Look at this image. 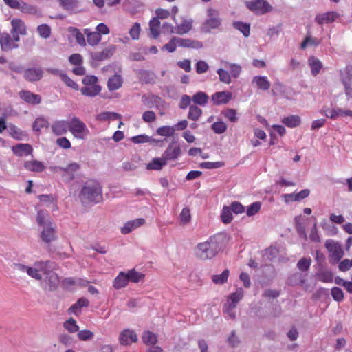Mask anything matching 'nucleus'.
Returning <instances> with one entry per match:
<instances>
[{
    "label": "nucleus",
    "mask_w": 352,
    "mask_h": 352,
    "mask_svg": "<svg viewBox=\"0 0 352 352\" xmlns=\"http://www.w3.org/2000/svg\"><path fill=\"white\" fill-rule=\"evenodd\" d=\"M224 236L221 234L210 236L207 241L199 243L195 248V256L201 260L214 258L223 245Z\"/></svg>",
    "instance_id": "nucleus-1"
},
{
    "label": "nucleus",
    "mask_w": 352,
    "mask_h": 352,
    "mask_svg": "<svg viewBox=\"0 0 352 352\" xmlns=\"http://www.w3.org/2000/svg\"><path fill=\"white\" fill-rule=\"evenodd\" d=\"M79 198L83 204L99 203L102 199L101 186L96 181H87L82 186Z\"/></svg>",
    "instance_id": "nucleus-2"
},
{
    "label": "nucleus",
    "mask_w": 352,
    "mask_h": 352,
    "mask_svg": "<svg viewBox=\"0 0 352 352\" xmlns=\"http://www.w3.org/2000/svg\"><path fill=\"white\" fill-rule=\"evenodd\" d=\"M36 221L43 228L41 235L42 240L47 243L54 241L56 238V225L51 221L49 214L44 211H38Z\"/></svg>",
    "instance_id": "nucleus-3"
},
{
    "label": "nucleus",
    "mask_w": 352,
    "mask_h": 352,
    "mask_svg": "<svg viewBox=\"0 0 352 352\" xmlns=\"http://www.w3.org/2000/svg\"><path fill=\"white\" fill-rule=\"evenodd\" d=\"M52 263L50 261H36L33 266H28L21 263L14 264V269L25 272L29 276L36 280H42L43 272H46L48 268L52 267Z\"/></svg>",
    "instance_id": "nucleus-4"
},
{
    "label": "nucleus",
    "mask_w": 352,
    "mask_h": 352,
    "mask_svg": "<svg viewBox=\"0 0 352 352\" xmlns=\"http://www.w3.org/2000/svg\"><path fill=\"white\" fill-rule=\"evenodd\" d=\"M208 19L202 25V30L210 32L212 29H216L221 26V19L219 17V12L212 8H208L206 11Z\"/></svg>",
    "instance_id": "nucleus-5"
},
{
    "label": "nucleus",
    "mask_w": 352,
    "mask_h": 352,
    "mask_svg": "<svg viewBox=\"0 0 352 352\" xmlns=\"http://www.w3.org/2000/svg\"><path fill=\"white\" fill-rule=\"evenodd\" d=\"M69 131L78 139L83 140L89 133V130L85 124L78 118L74 117L69 122Z\"/></svg>",
    "instance_id": "nucleus-6"
},
{
    "label": "nucleus",
    "mask_w": 352,
    "mask_h": 352,
    "mask_svg": "<svg viewBox=\"0 0 352 352\" xmlns=\"http://www.w3.org/2000/svg\"><path fill=\"white\" fill-rule=\"evenodd\" d=\"M51 268H48L46 272H43V274L45 275V278L41 282V287L43 289L47 291L55 290L59 283V278L58 275L51 271Z\"/></svg>",
    "instance_id": "nucleus-7"
},
{
    "label": "nucleus",
    "mask_w": 352,
    "mask_h": 352,
    "mask_svg": "<svg viewBox=\"0 0 352 352\" xmlns=\"http://www.w3.org/2000/svg\"><path fill=\"white\" fill-rule=\"evenodd\" d=\"M53 169L56 172H63V177L70 182L74 179L75 173L80 169V164L77 162H72L65 167L56 166Z\"/></svg>",
    "instance_id": "nucleus-8"
},
{
    "label": "nucleus",
    "mask_w": 352,
    "mask_h": 352,
    "mask_svg": "<svg viewBox=\"0 0 352 352\" xmlns=\"http://www.w3.org/2000/svg\"><path fill=\"white\" fill-rule=\"evenodd\" d=\"M142 101L148 107L155 109H163L166 102L161 97L154 94L144 95L142 97Z\"/></svg>",
    "instance_id": "nucleus-9"
},
{
    "label": "nucleus",
    "mask_w": 352,
    "mask_h": 352,
    "mask_svg": "<svg viewBox=\"0 0 352 352\" xmlns=\"http://www.w3.org/2000/svg\"><path fill=\"white\" fill-rule=\"evenodd\" d=\"M247 7L257 14H263L271 9V6L265 0H256L246 2Z\"/></svg>",
    "instance_id": "nucleus-10"
},
{
    "label": "nucleus",
    "mask_w": 352,
    "mask_h": 352,
    "mask_svg": "<svg viewBox=\"0 0 352 352\" xmlns=\"http://www.w3.org/2000/svg\"><path fill=\"white\" fill-rule=\"evenodd\" d=\"M69 122L65 120H57L51 125L52 132L56 136H60L67 133Z\"/></svg>",
    "instance_id": "nucleus-11"
},
{
    "label": "nucleus",
    "mask_w": 352,
    "mask_h": 352,
    "mask_svg": "<svg viewBox=\"0 0 352 352\" xmlns=\"http://www.w3.org/2000/svg\"><path fill=\"white\" fill-rule=\"evenodd\" d=\"M118 339L120 344L130 345L138 341V336L133 330L126 329L120 332Z\"/></svg>",
    "instance_id": "nucleus-12"
},
{
    "label": "nucleus",
    "mask_w": 352,
    "mask_h": 352,
    "mask_svg": "<svg viewBox=\"0 0 352 352\" xmlns=\"http://www.w3.org/2000/svg\"><path fill=\"white\" fill-rule=\"evenodd\" d=\"M325 246L331 253V256L336 261H339L344 255L342 247L333 240H328Z\"/></svg>",
    "instance_id": "nucleus-13"
},
{
    "label": "nucleus",
    "mask_w": 352,
    "mask_h": 352,
    "mask_svg": "<svg viewBox=\"0 0 352 352\" xmlns=\"http://www.w3.org/2000/svg\"><path fill=\"white\" fill-rule=\"evenodd\" d=\"M43 76V71L41 67H31L24 70L23 76L29 82L40 80Z\"/></svg>",
    "instance_id": "nucleus-14"
},
{
    "label": "nucleus",
    "mask_w": 352,
    "mask_h": 352,
    "mask_svg": "<svg viewBox=\"0 0 352 352\" xmlns=\"http://www.w3.org/2000/svg\"><path fill=\"white\" fill-rule=\"evenodd\" d=\"M116 47L114 45H110L101 52H93L91 57L93 60L102 61L110 58L114 53Z\"/></svg>",
    "instance_id": "nucleus-15"
},
{
    "label": "nucleus",
    "mask_w": 352,
    "mask_h": 352,
    "mask_svg": "<svg viewBox=\"0 0 352 352\" xmlns=\"http://www.w3.org/2000/svg\"><path fill=\"white\" fill-rule=\"evenodd\" d=\"M182 153L179 145L175 143L170 144L164 151L162 157L167 162L168 160H176Z\"/></svg>",
    "instance_id": "nucleus-16"
},
{
    "label": "nucleus",
    "mask_w": 352,
    "mask_h": 352,
    "mask_svg": "<svg viewBox=\"0 0 352 352\" xmlns=\"http://www.w3.org/2000/svg\"><path fill=\"white\" fill-rule=\"evenodd\" d=\"M1 48L4 52L16 49L19 47L18 44L12 41V38L8 33H3L0 35Z\"/></svg>",
    "instance_id": "nucleus-17"
},
{
    "label": "nucleus",
    "mask_w": 352,
    "mask_h": 352,
    "mask_svg": "<svg viewBox=\"0 0 352 352\" xmlns=\"http://www.w3.org/2000/svg\"><path fill=\"white\" fill-rule=\"evenodd\" d=\"M175 40L177 41V47L194 49H200L203 47L202 43L197 40L176 36Z\"/></svg>",
    "instance_id": "nucleus-18"
},
{
    "label": "nucleus",
    "mask_w": 352,
    "mask_h": 352,
    "mask_svg": "<svg viewBox=\"0 0 352 352\" xmlns=\"http://www.w3.org/2000/svg\"><path fill=\"white\" fill-rule=\"evenodd\" d=\"M232 97V94L229 91L216 92L211 96V100L215 105L227 104Z\"/></svg>",
    "instance_id": "nucleus-19"
},
{
    "label": "nucleus",
    "mask_w": 352,
    "mask_h": 352,
    "mask_svg": "<svg viewBox=\"0 0 352 352\" xmlns=\"http://www.w3.org/2000/svg\"><path fill=\"white\" fill-rule=\"evenodd\" d=\"M145 223V219L139 218L133 220L129 221L121 228V232L123 234H127L131 232L135 229L140 227Z\"/></svg>",
    "instance_id": "nucleus-20"
},
{
    "label": "nucleus",
    "mask_w": 352,
    "mask_h": 352,
    "mask_svg": "<svg viewBox=\"0 0 352 352\" xmlns=\"http://www.w3.org/2000/svg\"><path fill=\"white\" fill-rule=\"evenodd\" d=\"M192 23L191 18H182L181 23L175 26V34L182 35L188 33L192 28Z\"/></svg>",
    "instance_id": "nucleus-21"
},
{
    "label": "nucleus",
    "mask_w": 352,
    "mask_h": 352,
    "mask_svg": "<svg viewBox=\"0 0 352 352\" xmlns=\"http://www.w3.org/2000/svg\"><path fill=\"white\" fill-rule=\"evenodd\" d=\"M338 17V14L336 12H328L317 14L315 21L317 23L322 25L332 23L336 21Z\"/></svg>",
    "instance_id": "nucleus-22"
},
{
    "label": "nucleus",
    "mask_w": 352,
    "mask_h": 352,
    "mask_svg": "<svg viewBox=\"0 0 352 352\" xmlns=\"http://www.w3.org/2000/svg\"><path fill=\"white\" fill-rule=\"evenodd\" d=\"M252 84L263 91H267L271 86V83L268 80L267 77L265 76H254L252 80Z\"/></svg>",
    "instance_id": "nucleus-23"
},
{
    "label": "nucleus",
    "mask_w": 352,
    "mask_h": 352,
    "mask_svg": "<svg viewBox=\"0 0 352 352\" xmlns=\"http://www.w3.org/2000/svg\"><path fill=\"white\" fill-rule=\"evenodd\" d=\"M12 150L14 155L19 157L27 156L32 153V148L28 144H18L12 146Z\"/></svg>",
    "instance_id": "nucleus-24"
},
{
    "label": "nucleus",
    "mask_w": 352,
    "mask_h": 352,
    "mask_svg": "<svg viewBox=\"0 0 352 352\" xmlns=\"http://www.w3.org/2000/svg\"><path fill=\"white\" fill-rule=\"evenodd\" d=\"M19 96L23 100L32 104H39L41 101V98L39 95L29 91H21L19 93Z\"/></svg>",
    "instance_id": "nucleus-25"
},
{
    "label": "nucleus",
    "mask_w": 352,
    "mask_h": 352,
    "mask_svg": "<svg viewBox=\"0 0 352 352\" xmlns=\"http://www.w3.org/2000/svg\"><path fill=\"white\" fill-rule=\"evenodd\" d=\"M325 116L327 118H330L331 119H336L340 116H351L352 117V111L350 110H343L340 108H336L333 109H327L325 111Z\"/></svg>",
    "instance_id": "nucleus-26"
},
{
    "label": "nucleus",
    "mask_w": 352,
    "mask_h": 352,
    "mask_svg": "<svg viewBox=\"0 0 352 352\" xmlns=\"http://www.w3.org/2000/svg\"><path fill=\"white\" fill-rule=\"evenodd\" d=\"M308 65L311 68V73L314 76H316L322 68V62L314 56L308 58Z\"/></svg>",
    "instance_id": "nucleus-27"
},
{
    "label": "nucleus",
    "mask_w": 352,
    "mask_h": 352,
    "mask_svg": "<svg viewBox=\"0 0 352 352\" xmlns=\"http://www.w3.org/2000/svg\"><path fill=\"white\" fill-rule=\"evenodd\" d=\"M24 167L27 170L37 173H41L45 169L44 164L37 160L26 161L24 163Z\"/></svg>",
    "instance_id": "nucleus-28"
},
{
    "label": "nucleus",
    "mask_w": 352,
    "mask_h": 352,
    "mask_svg": "<svg viewBox=\"0 0 352 352\" xmlns=\"http://www.w3.org/2000/svg\"><path fill=\"white\" fill-rule=\"evenodd\" d=\"M140 81L144 83H154L156 80L155 74L150 71L140 69L138 71Z\"/></svg>",
    "instance_id": "nucleus-29"
},
{
    "label": "nucleus",
    "mask_w": 352,
    "mask_h": 352,
    "mask_svg": "<svg viewBox=\"0 0 352 352\" xmlns=\"http://www.w3.org/2000/svg\"><path fill=\"white\" fill-rule=\"evenodd\" d=\"M123 83V79L119 74H115L110 77L107 82L109 90L115 91L120 88Z\"/></svg>",
    "instance_id": "nucleus-30"
},
{
    "label": "nucleus",
    "mask_w": 352,
    "mask_h": 352,
    "mask_svg": "<svg viewBox=\"0 0 352 352\" xmlns=\"http://www.w3.org/2000/svg\"><path fill=\"white\" fill-rule=\"evenodd\" d=\"M11 32H17L21 35H25L27 34L26 26L22 20L19 19H13L11 21Z\"/></svg>",
    "instance_id": "nucleus-31"
},
{
    "label": "nucleus",
    "mask_w": 352,
    "mask_h": 352,
    "mask_svg": "<svg viewBox=\"0 0 352 352\" xmlns=\"http://www.w3.org/2000/svg\"><path fill=\"white\" fill-rule=\"evenodd\" d=\"M243 290L242 288H238L236 291L232 294H231L227 299L226 304L230 305L232 307L236 306L237 303L242 299L243 297Z\"/></svg>",
    "instance_id": "nucleus-32"
},
{
    "label": "nucleus",
    "mask_w": 352,
    "mask_h": 352,
    "mask_svg": "<svg viewBox=\"0 0 352 352\" xmlns=\"http://www.w3.org/2000/svg\"><path fill=\"white\" fill-rule=\"evenodd\" d=\"M307 274L302 272H296L289 278V284L291 285H302L306 281Z\"/></svg>",
    "instance_id": "nucleus-33"
},
{
    "label": "nucleus",
    "mask_w": 352,
    "mask_h": 352,
    "mask_svg": "<svg viewBox=\"0 0 352 352\" xmlns=\"http://www.w3.org/2000/svg\"><path fill=\"white\" fill-rule=\"evenodd\" d=\"M69 32L71 35L76 39V43L82 47L86 46V41L82 34L79 29L76 28L70 27L69 28Z\"/></svg>",
    "instance_id": "nucleus-34"
},
{
    "label": "nucleus",
    "mask_w": 352,
    "mask_h": 352,
    "mask_svg": "<svg viewBox=\"0 0 352 352\" xmlns=\"http://www.w3.org/2000/svg\"><path fill=\"white\" fill-rule=\"evenodd\" d=\"M129 282V278L126 274L122 272H120L118 276L113 280V287L116 289H120L126 286Z\"/></svg>",
    "instance_id": "nucleus-35"
},
{
    "label": "nucleus",
    "mask_w": 352,
    "mask_h": 352,
    "mask_svg": "<svg viewBox=\"0 0 352 352\" xmlns=\"http://www.w3.org/2000/svg\"><path fill=\"white\" fill-rule=\"evenodd\" d=\"M208 96L203 91H199L194 94L192 100L197 105L205 106L208 102Z\"/></svg>",
    "instance_id": "nucleus-36"
},
{
    "label": "nucleus",
    "mask_w": 352,
    "mask_h": 352,
    "mask_svg": "<svg viewBox=\"0 0 352 352\" xmlns=\"http://www.w3.org/2000/svg\"><path fill=\"white\" fill-rule=\"evenodd\" d=\"M100 91L101 87L98 85H86L81 89V92L83 95L91 97L98 95Z\"/></svg>",
    "instance_id": "nucleus-37"
},
{
    "label": "nucleus",
    "mask_w": 352,
    "mask_h": 352,
    "mask_svg": "<svg viewBox=\"0 0 352 352\" xmlns=\"http://www.w3.org/2000/svg\"><path fill=\"white\" fill-rule=\"evenodd\" d=\"M166 164L167 162L163 157L161 158H154L150 163L147 164L146 168L148 170H160Z\"/></svg>",
    "instance_id": "nucleus-38"
},
{
    "label": "nucleus",
    "mask_w": 352,
    "mask_h": 352,
    "mask_svg": "<svg viewBox=\"0 0 352 352\" xmlns=\"http://www.w3.org/2000/svg\"><path fill=\"white\" fill-rule=\"evenodd\" d=\"M143 342L146 345H154L157 342V335L150 331H145L142 336Z\"/></svg>",
    "instance_id": "nucleus-39"
},
{
    "label": "nucleus",
    "mask_w": 352,
    "mask_h": 352,
    "mask_svg": "<svg viewBox=\"0 0 352 352\" xmlns=\"http://www.w3.org/2000/svg\"><path fill=\"white\" fill-rule=\"evenodd\" d=\"M233 26L234 28L239 30L245 37L249 36L250 33V25L249 23L235 21L233 23Z\"/></svg>",
    "instance_id": "nucleus-40"
},
{
    "label": "nucleus",
    "mask_w": 352,
    "mask_h": 352,
    "mask_svg": "<svg viewBox=\"0 0 352 352\" xmlns=\"http://www.w3.org/2000/svg\"><path fill=\"white\" fill-rule=\"evenodd\" d=\"M202 115V110L196 105H191L189 107L188 118L192 121H197Z\"/></svg>",
    "instance_id": "nucleus-41"
},
{
    "label": "nucleus",
    "mask_w": 352,
    "mask_h": 352,
    "mask_svg": "<svg viewBox=\"0 0 352 352\" xmlns=\"http://www.w3.org/2000/svg\"><path fill=\"white\" fill-rule=\"evenodd\" d=\"M230 272L226 269L221 274H214L212 276V280L217 285H222L227 282Z\"/></svg>",
    "instance_id": "nucleus-42"
},
{
    "label": "nucleus",
    "mask_w": 352,
    "mask_h": 352,
    "mask_svg": "<svg viewBox=\"0 0 352 352\" xmlns=\"http://www.w3.org/2000/svg\"><path fill=\"white\" fill-rule=\"evenodd\" d=\"M160 21L157 18H153L149 23V29L153 38H157L160 35L159 28Z\"/></svg>",
    "instance_id": "nucleus-43"
},
{
    "label": "nucleus",
    "mask_w": 352,
    "mask_h": 352,
    "mask_svg": "<svg viewBox=\"0 0 352 352\" xmlns=\"http://www.w3.org/2000/svg\"><path fill=\"white\" fill-rule=\"evenodd\" d=\"M282 122L287 126L294 128L300 124V118L298 116H290L284 118Z\"/></svg>",
    "instance_id": "nucleus-44"
},
{
    "label": "nucleus",
    "mask_w": 352,
    "mask_h": 352,
    "mask_svg": "<svg viewBox=\"0 0 352 352\" xmlns=\"http://www.w3.org/2000/svg\"><path fill=\"white\" fill-rule=\"evenodd\" d=\"M120 118L121 116L120 114L109 111L102 112L97 116V119L101 121L107 120H117Z\"/></svg>",
    "instance_id": "nucleus-45"
},
{
    "label": "nucleus",
    "mask_w": 352,
    "mask_h": 352,
    "mask_svg": "<svg viewBox=\"0 0 352 352\" xmlns=\"http://www.w3.org/2000/svg\"><path fill=\"white\" fill-rule=\"evenodd\" d=\"M8 129L10 135L18 140H23L27 136L24 132L14 125L9 126Z\"/></svg>",
    "instance_id": "nucleus-46"
},
{
    "label": "nucleus",
    "mask_w": 352,
    "mask_h": 352,
    "mask_svg": "<svg viewBox=\"0 0 352 352\" xmlns=\"http://www.w3.org/2000/svg\"><path fill=\"white\" fill-rule=\"evenodd\" d=\"M49 126L48 121L43 117L38 118L35 120L33 123V130L36 131H40L43 128H47Z\"/></svg>",
    "instance_id": "nucleus-47"
},
{
    "label": "nucleus",
    "mask_w": 352,
    "mask_h": 352,
    "mask_svg": "<svg viewBox=\"0 0 352 352\" xmlns=\"http://www.w3.org/2000/svg\"><path fill=\"white\" fill-rule=\"evenodd\" d=\"M63 327L72 333H76L79 330V327L77 325L76 320L72 318L66 320L63 324Z\"/></svg>",
    "instance_id": "nucleus-48"
},
{
    "label": "nucleus",
    "mask_w": 352,
    "mask_h": 352,
    "mask_svg": "<svg viewBox=\"0 0 352 352\" xmlns=\"http://www.w3.org/2000/svg\"><path fill=\"white\" fill-rule=\"evenodd\" d=\"M320 44V41L314 37L307 35L300 45V48L304 50L307 46H317Z\"/></svg>",
    "instance_id": "nucleus-49"
},
{
    "label": "nucleus",
    "mask_w": 352,
    "mask_h": 352,
    "mask_svg": "<svg viewBox=\"0 0 352 352\" xmlns=\"http://www.w3.org/2000/svg\"><path fill=\"white\" fill-rule=\"evenodd\" d=\"M175 129L173 126H163L157 129V133L161 136L170 137L175 133Z\"/></svg>",
    "instance_id": "nucleus-50"
},
{
    "label": "nucleus",
    "mask_w": 352,
    "mask_h": 352,
    "mask_svg": "<svg viewBox=\"0 0 352 352\" xmlns=\"http://www.w3.org/2000/svg\"><path fill=\"white\" fill-rule=\"evenodd\" d=\"M225 65L230 69L231 76L236 78L239 76L241 72V67L239 65L226 62Z\"/></svg>",
    "instance_id": "nucleus-51"
},
{
    "label": "nucleus",
    "mask_w": 352,
    "mask_h": 352,
    "mask_svg": "<svg viewBox=\"0 0 352 352\" xmlns=\"http://www.w3.org/2000/svg\"><path fill=\"white\" fill-rule=\"evenodd\" d=\"M180 222L183 225L188 224L191 220L190 211L188 208H184L179 214Z\"/></svg>",
    "instance_id": "nucleus-52"
},
{
    "label": "nucleus",
    "mask_w": 352,
    "mask_h": 352,
    "mask_svg": "<svg viewBox=\"0 0 352 352\" xmlns=\"http://www.w3.org/2000/svg\"><path fill=\"white\" fill-rule=\"evenodd\" d=\"M261 207V204L259 201H256L252 203L251 205L248 206L246 210V214L248 217H252L255 215L260 210Z\"/></svg>",
    "instance_id": "nucleus-53"
},
{
    "label": "nucleus",
    "mask_w": 352,
    "mask_h": 352,
    "mask_svg": "<svg viewBox=\"0 0 352 352\" xmlns=\"http://www.w3.org/2000/svg\"><path fill=\"white\" fill-rule=\"evenodd\" d=\"M221 220L224 223H229L232 220V210L229 207L224 206L221 212Z\"/></svg>",
    "instance_id": "nucleus-54"
},
{
    "label": "nucleus",
    "mask_w": 352,
    "mask_h": 352,
    "mask_svg": "<svg viewBox=\"0 0 352 352\" xmlns=\"http://www.w3.org/2000/svg\"><path fill=\"white\" fill-rule=\"evenodd\" d=\"M37 31L39 35L44 38H47L51 34V28L47 24H42L38 26Z\"/></svg>",
    "instance_id": "nucleus-55"
},
{
    "label": "nucleus",
    "mask_w": 352,
    "mask_h": 352,
    "mask_svg": "<svg viewBox=\"0 0 352 352\" xmlns=\"http://www.w3.org/2000/svg\"><path fill=\"white\" fill-rule=\"evenodd\" d=\"M311 259L310 258H302L297 263L298 268L303 272H307L311 265Z\"/></svg>",
    "instance_id": "nucleus-56"
},
{
    "label": "nucleus",
    "mask_w": 352,
    "mask_h": 352,
    "mask_svg": "<svg viewBox=\"0 0 352 352\" xmlns=\"http://www.w3.org/2000/svg\"><path fill=\"white\" fill-rule=\"evenodd\" d=\"M217 73L219 76V80L221 82L226 84H230L231 82V75L228 71L223 69H219Z\"/></svg>",
    "instance_id": "nucleus-57"
},
{
    "label": "nucleus",
    "mask_w": 352,
    "mask_h": 352,
    "mask_svg": "<svg viewBox=\"0 0 352 352\" xmlns=\"http://www.w3.org/2000/svg\"><path fill=\"white\" fill-rule=\"evenodd\" d=\"M59 3L60 6L67 10H73L77 8L78 1L77 0H60Z\"/></svg>",
    "instance_id": "nucleus-58"
},
{
    "label": "nucleus",
    "mask_w": 352,
    "mask_h": 352,
    "mask_svg": "<svg viewBox=\"0 0 352 352\" xmlns=\"http://www.w3.org/2000/svg\"><path fill=\"white\" fill-rule=\"evenodd\" d=\"M101 35L96 32H93V33H89L87 35V43L89 45L94 46L97 45L101 41Z\"/></svg>",
    "instance_id": "nucleus-59"
},
{
    "label": "nucleus",
    "mask_w": 352,
    "mask_h": 352,
    "mask_svg": "<svg viewBox=\"0 0 352 352\" xmlns=\"http://www.w3.org/2000/svg\"><path fill=\"white\" fill-rule=\"evenodd\" d=\"M212 129L215 133L221 134L226 131L227 125L223 121L216 122L212 125Z\"/></svg>",
    "instance_id": "nucleus-60"
},
{
    "label": "nucleus",
    "mask_w": 352,
    "mask_h": 352,
    "mask_svg": "<svg viewBox=\"0 0 352 352\" xmlns=\"http://www.w3.org/2000/svg\"><path fill=\"white\" fill-rule=\"evenodd\" d=\"M126 274L129 278V281L131 280L133 283H138L140 281L144 276L142 274L139 273L134 270H129V272Z\"/></svg>",
    "instance_id": "nucleus-61"
},
{
    "label": "nucleus",
    "mask_w": 352,
    "mask_h": 352,
    "mask_svg": "<svg viewBox=\"0 0 352 352\" xmlns=\"http://www.w3.org/2000/svg\"><path fill=\"white\" fill-rule=\"evenodd\" d=\"M224 166V163L222 162H206L200 164L199 167L201 168L206 169H214L223 167Z\"/></svg>",
    "instance_id": "nucleus-62"
},
{
    "label": "nucleus",
    "mask_w": 352,
    "mask_h": 352,
    "mask_svg": "<svg viewBox=\"0 0 352 352\" xmlns=\"http://www.w3.org/2000/svg\"><path fill=\"white\" fill-rule=\"evenodd\" d=\"M142 120L146 123H151L156 120L157 116L153 111L148 110L143 113Z\"/></svg>",
    "instance_id": "nucleus-63"
},
{
    "label": "nucleus",
    "mask_w": 352,
    "mask_h": 352,
    "mask_svg": "<svg viewBox=\"0 0 352 352\" xmlns=\"http://www.w3.org/2000/svg\"><path fill=\"white\" fill-rule=\"evenodd\" d=\"M140 30H141L140 24L138 23H135L130 28L129 32L131 37L133 40H137L139 38Z\"/></svg>",
    "instance_id": "nucleus-64"
}]
</instances>
